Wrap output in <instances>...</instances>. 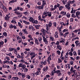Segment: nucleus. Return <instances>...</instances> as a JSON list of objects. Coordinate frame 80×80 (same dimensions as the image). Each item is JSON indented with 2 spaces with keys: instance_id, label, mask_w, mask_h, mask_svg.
<instances>
[{
  "instance_id": "22",
  "label": "nucleus",
  "mask_w": 80,
  "mask_h": 80,
  "mask_svg": "<svg viewBox=\"0 0 80 80\" xmlns=\"http://www.w3.org/2000/svg\"><path fill=\"white\" fill-rule=\"evenodd\" d=\"M30 52H28V53L26 54V55H27L26 57V58H28V57H29V54H30Z\"/></svg>"
},
{
  "instance_id": "33",
  "label": "nucleus",
  "mask_w": 80,
  "mask_h": 80,
  "mask_svg": "<svg viewBox=\"0 0 80 80\" xmlns=\"http://www.w3.org/2000/svg\"><path fill=\"white\" fill-rule=\"evenodd\" d=\"M3 35H4V36L5 37H7V32H3Z\"/></svg>"
},
{
  "instance_id": "55",
  "label": "nucleus",
  "mask_w": 80,
  "mask_h": 80,
  "mask_svg": "<svg viewBox=\"0 0 80 80\" xmlns=\"http://www.w3.org/2000/svg\"><path fill=\"white\" fill-rule=\"evenodd\" d=\"M44 7V6L43 5H42V6H40V9H42V10H43V9Z\"/></svg>"
},
{
  "instance_id": "46",
  "label": "nucleus",
  "mask_w": 80,
  "mask_h": 80,
  "mask_svg": "<svg viewBox=\"0 0 80 80\" xmlns=\"http://www.w3.org/2000/svg\"><path fill=\"white\" fill-rule=\"evenodd\" d=\"M14 13H15L16 14H17V15H20V14H21V13L18 12H15Z\"/></svg>"
},
{
  "instance_id": "14",
  "label": "nucleus",
  "mask_w": 80,
  "mask_h": 80,
  "mask_svg": "<svg viewBox=\"0 0 80 80\" xmlns=\"http://www.w3.org/2000/svg\"><path fill=\"white\" fill-rule=\"evenodd\" d=\"M49 38H50V40L51 41H52V42H54V38H53V37L52 36H50L49 37Z\"/></svg>"
},
{
  "instance_id": "62",
  "label": "nucleus",
  "mask_w": 80,
  "mask_h": 80,
  "mask_svg": "<svg viewBox=\"0 0 80 80\" xmlns=\"http://www.w3.org/2000/svg\"><path fill=\"white\" fill-rule=\"evenodd\" d=\"M25 51H28V52H29L30 50V49L29 48H26L25 49Z\"/></svg>"
},
{
  "instance_id": "41",
  "label": "nucleus",
  "mask_w": 80,
  "mask_h": 80,
  "mask_svg": "<svg viewBox=\"0 0 80 80\" xmlns=\"http://www.w3.org/2000/svg\"><path fill=\"white\" fill-rule=\"evenodd\" d=\"M66 16L68 18H70V14L69 13H68L66 15Z\"/></svg>"
},
{
  "instance_id": "18",
  "label": "nucleus",
  "mask_w": 80,
  "mask_h": 80,
  "mask_svg": "<svg viewBox=\"0 0 80 80\" xmlns=\"http://www.w3.org/2000/svg\"><path fill=\"white\" fill-rule=\"evenodd\" d=\"M48 25L49 27H52V22H50Z\"/></svg>"
},
{
  "instance_id": "59",
  "label": "nucleus",
  "mask_w": 80,
  "mask_h": 80,
  "mask_svg": "<svg viewBox=\"0 0 80 80\" xmlns=\"http://www.w3.org/2000/svg\"><path fill=\"white\" fill-rule=\"evenodd\" d=\"M73 54L74 56H77V52H76V51L73 52Z\"/></svg>"
},
{
  "instance_id": "9",
  "label": "nucleus",
  "mask_w": 80,
  "mask_h": 80,
  "mask_svg": "<svg viewBox=\"0 0 80 80\" xmlns=\"http://www.w3.org/2000/svg\"><path fill=\"white\" fill-rule=\"evenodd\" d=\"M2 8L3 9L4 11V12H7V8L5 7H4Z\"/></svg>"
},
{
  "instance_id": "1",
  "label": "nucleus",
  "mask_w": 80,
  "mask_h": 80,
  "mask_svg": "<svg viewBox=\"0 0 80 80\" xmlns=\"http://www.w3.org/2000/svg\"><path fill=\"white\" fill-rule=\"evenodd\" d=\"M29 20V22H32V23H35L36 24L38 23V21L37 20H35V19L32 17L30 18Z\"/></svg>"
},
{
  "instance_id": "6",
  "label": "nucleus",
  "mask_w": 80,
  "mask_h": 80,
  "mask_svg": "<svg viewBox=\"0 0 80 80\" xmlns=\"http://www.w3.org/2000/svg\"><path fill=\"white\" fill-rule=\"evenodd\" d=\"M57 48H58V50H62V46L60 45H57Z\"/></svg>"
},
{
  "instance_id": "17",
  "label": "nucleus",
  "mask_w": 80,
  "mask_h": 80,
  "mask_svg": "<svg viewBox=\"0 0 80 80\" xmlns=\"http://www.w3.org/2000/svg\"><path fill=\"white\" fill-rule=\"evenodd\" d=\"M42 5L43 6H45V4H46V1H45V0H43L42 1Z\"/></svg>"
},
{
  "instance_id": "15",
  "label": "nucleus",
  "mask_w": 80,
  "mask_h": 80,
  "mask_svg": "<svg viewBox=\"0 0 80 80\" xmlns=\"http://www.w3.org/2000/svg\"><path fill=\"white\" fill-rule=\"evenodd\" d=\"M75 0H73L72 1H68V3L69 4L70 3L72 4V3H75Z\"/></svg>"
},
{
  "instance_id": "64",
  "label": "nucleus",
  "mask_w": 80,
  "mask_h": 80,
  "mask_svg": "<svg viewBox=\"0 0 80 80\" xmlns=\"http://www.w3.org/2000/svg\"><path fill=\"white\" fill-rule=\"evenodd\" d=\"M23 13L24 14V15H28V12H23Z\"/></svg>"
},
{
  "instance_id": "60",
  "label": "nucleus",
  "mask_w": 80,
  "mask_h": 80,
  "mask_svg": "<svg viewBox=\"0 0 80 80\" xmlns=\"http://www.w3.org/2000/svg\"><path fill=\"white\" fill-rule=\"evenodd\" d=\"M26 77H27V78H28V79H30V78H31V77H30V76L29 75H27L26 76Z\"/></svg>"
},
{
  "instance_id": "38",
  "label": "nucleus",
  "mask_w": 80,
  "mask_h": 80,
  "mask_svg": "<svg viewBox=\"0 0 80 80\" xmlns=\"http://www.w3.org/2000/svg\"><path fill=\"white\" fill-rule=\"evenodd\" d=\"M9 50L10 52H12V51H13V48H9Z\"/></svg>"
},
{
  "instance_id": "11",
  "label": "nucleus",
  "mask_w": 80,
  "mask_h": 80,
  "mask_svg": "<svg viewBox=\"0 0 80 80\" xmlns=\"http://www.w3.org/2000/svg\"><path fill=\"white\" fill-rule=\"evenodd\" d=\"M23 22L26 25H30V22H27V21H23Z\"/></svg>"
},
{
  "instance_id": "29",
  "label": "nucleus",
  "mask_w": 80,
  "mask_h": 80,
  "mask_svg": "<svg viewBox=\"0 0 80 80\" xmlns=\"http://www.w3.org/2000/svg\"><path fill=\"white\" fill-rule=\"evenodd\" d=\"M68 52H69V55H70L71 56H72V55H73V53H72V52H71L70 50H68Z\"/></svg>"
},
{
  "instance_id": "20",
  "label": "nucleus",
  "mask_w": 80,
  "mask_h": 80,
  "mask_svg": "<svg viewBox=\"0 0 80 80\" xmlns=\"http://www.w3.org/2000/svg\"><path fill=\"white\" fill-rule=\"evenodd\" d=\"M5 6H3L2 2H0V7L1 8H3Z\"/></svg>"
},
{
  "instance_id": "44",
  "label": "nucleus",
  "mask_w": 80,
  "mask_h": 80,
  "mask_svg": "<svg viewBox=\"0 0 80 80\" xmlns=\"http://www.w3.org/2000/svg\"><path fill=\"white\" fill-rule=\"evenodd\" d=\"M63 6H61L59 8V10L60 11H61L63 9Z\"/></svg>"
},
{
  "instance_id": "27",
  "label": "nucleus",
  "mask_w": 80,
  "mask_h": 80,
  "mask_svg": "<svg viewBox=\"0 0 80 80\" xmlns=\"http://www.w3.org/2000/svg\"><path fill=\"white\" fill-rule=\"evenodd\" d=\"M22 68L23 70H25V68H26V65H25V64L22 65Z\"/></svg>"
},
{
  "instance_id": "28",
  "label": "nucleus",
  "mask_w": 80,
  "mask_h": 80,
  "mask_svg": "<svg viewBox=\"0 0 80 80\" xmlns=\"http://www.w3.org/2000/svg\"><path fill=\"white\" fill-rule=\"evenodd\" d=\"M40 27V25H37L35 26V27L36 29H39Z\"/></svg>"
},
{
  "instance_id": "7",
  "label": "nucleus",
  "mask_w": 80,
  "mask_h": 80,
  "mask_svg": "<svg viewBox=\"0 0 80 80\" xmlns=\"http://www.w3.org/2000/svg\"><path fill=\"white\" fill-rule=\"evenodd\" d=\"M60 14L62 15V16L65 15H66V12L64 11H62L61 12Z\"/></svg>"
},
{
  "instance_id": "31",
  "label": "nucleus",
  "mask_w": 80,
  "mask_h": 80,
  "mask_svg": "<svg viewBox=\"0 0 80 80\" xmlns=\"http://www.w3.org/2000/svg\"><path fill=\"white\" fill-rule=\"evenodd\" d=\"M11 23H17V22H16L15 19L12 20L11 21Z\"/></svg>"
},
{
  "instance_id": "36",
  "label": "nucleus",
  "mask_w": 80,
  "mask_h": 80,
  "mask_svg": "<svg viewBox=\"0 0 80 80\" xmlns=\"http://www.w3.org/2000/svg\"><path fill=\"white\" fill-rule=\"evenodd\" d=\"M61 25H64V26H66V23L64 24V23L63 22H62L60 23Z\"/></svg>"
},
{
  "instance_id": "42",
  "label": "nucleus",
  "mask_w": 80,
  "mask_h": 80,
  "mask_svg": "<svg viewBox=\"0 0 80 80\" xmlns=\"http://www.w3.org/2000/svg\"><path fill=\"white\" fill-rule=\"evenodd\" d=\"M22 65H23L22 63H19V65L18 66V67H22Z\"/></svg>"
},
{
  "instance_id": "54",
  "label": "nucleus",
  "mask_w": 80,
  "mask_h": 80,
  "mask_svg": "<svg viewBox=\"0 0 80 80\" xmlns=\"http://www.w3.org/2000/svg\"><path fill=\"white\" fill-rule=\"evenodd\" d=\"M9 28H13V26L12 24H11L9 26Z\"/></svg>"
},
{
  "instance_id": "24",
  "label": "nucleus",
  "mask_w": 80,
  "mask_h": 80,
  "mask_svg": "<svg viewBox=\"0 0 80 80\" xmlns=\"http://www.w3.org/2000/svg\"><path fill=\"white\" fill-rule=\"evenodd\" d=\"M41 73V72L37 71L36 72L35 74L36 75H40V74Z\"/></svg>"
},
{
  "instance_id": "53",
  "label": "nucleus",
  "mask_w": 80,
  "mask_h": 80,
  "mask_svg": "<svg viewBox=\"0 0 80 80\" xmlns=\"http://www.w3.org/2000/svg\"><path fill=\"white\" fill-rule=\"evenodd\" d=\"M41 32H42V33H43V32H46V30H45L43 29H42L41 30Z\"/></svg>"
},
{
  "instance_id": "45",
  "label": "nucleus",
  "mask_w": 80,
  "mask_h": 80,
  "mask_svg": "<svg viewBox=\"0 0 80 80\" xmlns=\"http://www.w3.org/2000/svg\"><path fill=\"white\" fill-rule=\"evenodd\" d=\"M71 13H75V9H74V10H72Z\"/></svg>"
},
{
  "instance_id": "13",
  "label": "nucleus",
  "mask_w": 80,
  "mask_h": 80,
  "mask_svg": "<svg viewBox=\"0 0 80 80\" xmlns=\"http://www.w3.org/2000/svg\"><path fill=\"white\" fill-rule=\"evenodd\" d=\"M41 65H45L47 64V62H46V61H44V62H41Z\"/></svg>"
},
{
  "instance_id": "61",
  "label": "nucleus",
  "mask_w": 80,
  "mask_h": 80,
  "mask_svg": "<svg viewBox=\"0 0 80 80\" xmlns=\"http://www.w3.org/2000/svg\"><path fill=\"white\" fill-rule=\"evenodd\" d=\"M44 42H45L46 45H48V41H44Z\"/></svg>"
},
{
  "instance_id": "8",
  "label": "nucleus",
  "mask_w": 80,
  "mask_h": 80,
  "mask_svg": "<svg viewBox=\"0 0 80 80\" xmlns=\"http://www.w3.org/2000/svg\"><path fill=\"white\" fill-rule=\"evenodd\" d=\"M52 57V55H50L48 58V62H50V61L52 60V58H51V57Z\"/></svg>"
},
{
  "instance_id": "2",
  "label": "nucleus",
  "mask_w": 80,
  "mask_h": 80,
  "mask_svg": "<svg viewBox=\"0 0 80 80\" xmlns=\"http://www.w3.org/2000/svg\"><path fill=\"white\" fill-rule=\"evenodd\" d=\"M30 55L31 56V58L32 60L35 57V55L36 54L35 53V52H32L30 54Z\"/></svg>"
},
{
  "instance_id": "35",
  "label": "nucleus",
  "mask_w": 80,
  "mask_h": 80,
  "mask_svg": "<svg viewBox=\"0 0 80 80\" xmlns=\"http://www.w3.org/2000/svg\"><path fill=\"white\" fill-rule=\"evenodd\" d=\"M17 2V0H12V1H10L9 3H14V2Z\"/></svg>"
},
{
  "instance_id": "63",
  "label": "nucleus",
  "mask_w": 80,
  "mask_h": 80,
  "mask_svg": "<svg viewBox=\"0 0 80 80\" xmlns=\"http://www.w3.org/2000/svg\"><path fill=\"white\" fill-rule=\"evenodd\" d=\"M72 17H73L74 18H76V16L75 15H74L73 14H72Z\"/></svg>"
},
{
  "instance_id": "21",
  "label": "nucleus",
  "mask_w": 80,
  "mask_h": 80,
  "mask_svg": "<svg viewBox=\"0 0 80 80\" xmlns=\"http://www.w3.org/2000/svg\"><path fill=\"white\" fill-rule=\"evenodd\" d=\"M35 42H36V44H37V45L39 44L38 41V39H35Z\"/></svg>"
},
{
  "instance_id": "10",
  "label": "nucleus",
  "mask_w": 80,
  "mask_h": 80,
  "mask_svg": "<svg viewBox=\"0 0 80 80\" xmlns=\"http://www.w3.org/2000/svg\"><path fill=\"white\" fill-rule=\"evenodd\" d=\"M46 29L47 31L49 30H50V27L48 26V24H46Z\"/></svg>"
},
{
  "instance_id": "52",
  "label": "nucleus",
  "mask_w": 80,
  "mask_h": 80,
  "mask_svg": "<svg viewBox=\"0 0 80 80\" xmlns=\"http://www.w3.org/2000/svg\"><path fill=\"white\" fill-rule=\"evenodd\" d=\"M24 71H25V72H28V69L27 68H25V69H24Z\"/></svg>"
},
{
  "instance_id": "5",
  "label": "nucleus",
  "mask_w": 80,
  "mask_h": 80,
  "mask_svg": "<svg viewBox=\"0 0 80 80\" xmlns=\"http://www.w3.org/2000/svg\"><path fill=\"white\" fill-rule=\"evenodd\" d=\"M22 32L24 34H28V33L27 32V29H24L22 30Z\"/></svg>"
},
{
  "instance_id": "30",
  "label": "nucleus",
  "mask_w": 80,
  "mask_h": 80,
  "mask_svg": "<svg viewBox=\"0 0 80 80\" xmlns=\"http://www.w3.org/2000/svg\"><path fill=\"white\" fill-rule=\"evenodd\" d=\"M76 15H80V12L79 11H78L76 12Z\"/></svg>"
},
{
  "instance_id": "48",
  "label": "nucleus",
  "mask_w": 80,
  "mask_h": 80,
  "mask_svg": "<svg viewBox=\"0 0 80 80\" xmlns=\"http://www.w3.org/2000/svg\"><path fill=\"white\" fill-rule=\"evenodd\" d=\"M46 17H47V15L44 16L43 14L42 15V18L43 19L45 18Z\"/></svg>"
},
{
  "instance_id": "23",
  "label": "nucleus",
  "mask_w": 80,
  "mask_h": 80,
  "mask_svg": "<svg viewBox=\"0 0 80 80\" xmlns=\"http://www.w3.org/2000/svg\"><path fill=\"white\" fill-rule=\"evenodd\" d=\"M42 38L43 39V42L47 41V39L45 38V36H43Z\"/></svg>"
},
{
  "instance_id": "43",
  "label": "nucleus",
  "mask_w": 80,
  "mask_h": 80,
  "mask_svg": "<svg viewBox=\"0 0 80 80\" xmlns=\"http://www.w3.org/2000/svg\"><path fill=\"white\" fill-rule=\"evenodd\" d=\"M76 78H77V80H80V75H79L77 76V77Z\"/></svg>"
},
{
  "instance_id": "40",
  "label": "nucleus",
  "mask_w": 80,
  "mask_h": 80,
  "mask_svg": "<svg viewBox=\"0 0 80 80\" xmlns=\"http://www.w3.org/2000/svg\"><path fill=\"white\" fill-rule=\"evenodd\" d=\"M22 38H19V40L18 41V42L19 43H21L22 42Z\"/></svg>"
},
{
  "instance_id": "51",
  "label": "nucleus",
  "mask_w": 80,
  "mask_h": 80,
  "mask_svg": "<svg viewBox=\"0 0 80 80\" xmlns=\"http://www.w3.org/2000/svg\"><path fill=\"white\" fill-rule=\"evenodd\" d=\"M6 55L9 57H10V56H12V54L11 53H9V54H6Z\"/></svg>"
},
{
  "instance_id": "39",
  "label": "nucleus",
  "mask_w": 80,
  "mask_h": 80,
  "mask_svg": "<svg viewBox=\"0 0 80 80\" xmlns=\"http://www.w3.org/2000/svg\"><path fill=\"white\" fill-rule=\"evenodd\" d=\"M62 61L61 60V59L60 58L58 59V63H62Z\"/></svg>"
},
{
  "instance_id": "49",
  "label": "nucleus",
  "mask_w": 80,
  "mask_h": 80,
  "mask_svg": "<svg viewBox=\"0 0 80 80\" xmlns=\"http://www.w3.org/2000/svg\"><path fill=\"white\" fill-rule=\"evenodd\" d=\"M46 31H45V32H43L42 33H43V34L42 35V37H44L45 36V34L46 33Z\"/></svg>"
},
{
  "instance_id": "56",
  "label": "nucleus",
  "mask_w": 80,
  "mask_h": 80,
  "mask_svg": "<svg viewBox=\"0 0 80 80\" xmlns=\"http://www.w3.org/2000/svg\"><path fill=\"white\" fill-rule=\"evenodd\" d=\"M57 52L58 55H60V51L59 50H58L57 51Z\"/></svg>"
},
{
  "instance_id": "58",
  "label": "nucleus",
  "mask_w": 80,
  "mask_h": 80,
  "mask_svg": "<svg viewBox=\"0 0 80 80\" xmlns=\"http://www.w3.org/2000/svg\"><path fill=\"white\" fill-rule=\"evenodd\" d=\"M76 47H80V43L76 44Z\"/></svg>"
},
{
  "instance_id": "19",
  "label": "nucleus",
  "mask_w": 80,
  "mask_h": 80,
  "mask_svg": "<svg viewBox=\"0 0 80 80\" xmlns=\"http://www.w3.org/2000/svg\"><path fill=\"white\" fill-rule=\"evenodd\" d=\"M51 13H52L50 12H48V16L49 17H52V14H51Z\"/></svg>"
},
{
  "instance_id": "26",
  "label": "nucleus",
  "mask_w": 80,
  "mask_h": 80,
  "mask_svg": "<svg viewBox=\"0 0 80 80\" xmlns=\"http://www.w3.org/2000/svg\"><path fill=\"white\" fill-rule=\"evenodd\" d=\"M38 40L39 41V42L40 43H41V42H42V38L41 37H39L38 38Z\"/></svg>"
},
{
  "instance_id": "50",
  "label": "nucleus",
  "mask_w": 80,
  "mask_h": 80,
  "mask_svg": "<svg viewBox=\"0 0 80 80\" xmlns=\"http://www.w3.org/2000/svg\"><path fill=\"white\" fill-rule=\"evenodd\" d=\"M51 46H52H52H53V44H55V45L56 44V43H55V42H51Z\"/></svg>"
},
{
  "instance_id": "12",
  "label": "nucleus",
  "mask_w": 80,
  "mask_h": 80,
  "mask_svg": "<svg viewBox=\"0 0 80 80\" xmlns=\"http://www.w3.org/2000/svg\"><path fill=\"white\" fill-rule=\"evenodd\" d=\"M9 18H10V16H8V15H7L6 18H5V20H8Z\"/></svg>"
},
{
  "instance_id": "47",
  "label": "nucleus",
  "mask_w": 80,
  "mask_h": 80,
  "mask_svg": "<svg viewBox=\"0 0 80 80\" xmlns=\"http://www.w3.org/2000/svg\"><path fill=\"white\" fill-rule=\"evenodd\" d=\"M5 59L6 60H7L8 61H9V60H10V58L8 57H6L5 58Z\"/></svg>"
},
{
  "instance_id": "37",
  "label": "nucleus",
  "mask_w": 80,
  "mask_h": 80,
  "mask_svg": "<svg viewBox=\"0 0 80 80\" xmlns=\"http://www.w3.org/2000/svg\"><path fill=\"white\" fill-rule=\"evenodd\" d=\"M61 40H62V41H59L60 43H63V42H64L65 40L63 39V38H61Z\"/></svg>"
},
{
  "instance_id": "32",
  "label": "nucleus",
  "mask_w": 80,
  "mask_h": 80,
  "mask_svg": "<svg viewBox=\"0 0 80 80\" xmlns=\"http://www.w3.org/2000/svg\"><path fill=\"white\" fill-rule=\"evenodd\" d=\"M13 80H17L18 79V77H13L12 78Z\"/></svg>"
},
{
  "instance_id": "25",
  "label": "nucleus",
  "mask_w": 80,
  "mask_h": 80,
  "mask_svg": "<svg viewBox=\"0 0 80 80\" xmlns=\"http://www.w3.org/2000/svg\"><path fill=\"white\" fill-rule=\"evenodd\" d=\"M68 33H69V32H68L65 33V34L64 35V37H67V35H68Z\"/></svg>"
},
{
  "instance_id": "3",
  "label": "nucleus",
  "mask_w": 80,
  "mask_h": 80,
  "mask_svg": "<svg viewBox=\"0 0 80 80\" xmlns=\"http://www.w3.org/2000/svg\"><path fill=\"white\" fill-rule=\"evenodd\" d=\"M70 4L68 2V4L66 5L65 6V7L67 8V9L68 10H70Z\"/></svg>"
},
{
  "instance_id": "4",
  "label": "nucleus",
  "mask_w": 80,
  "mask_h": 80,
  "mask_svg": "<svg viewBox=\"0 0 80 80\" xmlns=\"http://www.w3.org/2000/svg\"><path fill=\"white\" fill-rule=\"evenodd\" d=\"M61 71L60 70H58L57 71L54 72V73H57L58 74V76H60L61 75H62V73H60Z\"/></svg>"
},
{
  "instance_id": "34",
  "label": "nucleus",
  "mask_w": 80,
  "mask_h": 80,
  "mask_svg": "<svg viewBox=\"0 0 80 80\" xmlns=\"http://www.w3.org/2000/svg\"><path fill=\"white\" fill-rule=\"evenodd\" d=\"M46 32L47 34H49V35H51V33L50 32V31H46Z\"/></svg>"
},
{
  "instance_id": "16",
  "label": "nucleus",
  "mask_w": 80,
  "mask_h": 80,
  "mask_svg": "<svg viewBox=\"0 0 80 80\" xmlns=\"http://www.w3.org/2000/svg\"><path fill=\"white\" fill-rule=\"evenodd\" d=\"M48 13V12L46 11H45L44 12L43 15H47V16H48V15H47Z\"/></svg>"
},
{
  "instance_id": "57",
  "label": "nucleus",
  "mask_w": 80,
  "mask_h": 80,
  "mask_svg": "<svg viewBox=\"0 0 80 80\" xmlns=\"http://www.w3.org/2000/svg\"><path fill=\"white\" fill-rule=\"evenodd\" d=\"M67 0H64V2H63V5H65V4H66V2H67Z\"/></svg>"
}]
</instances>
